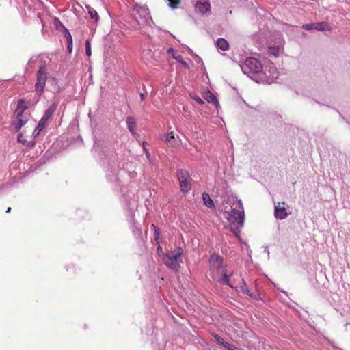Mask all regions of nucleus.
<instances>
[{"label":"nucleus","mask_w":350,"mask_h":350,"mask_svg":"<svg viewBox=\"0 0 350 350\" xmlns=\"http://www.w3.org/2000/svg\"><path fill=\"white\" fill-rule=\"evenodd\" d=\"M209 262L210 275L212 278L221 284L232 287L229 283V278L232 275V273H227L226 267L223 265V258L217 255H211Z\"/></svg>","instance_id":"f257e3e1"},{"label":"nucleus","mask_w":350,"mask_h":350,"mask_svg":"<svg viewBox=\"0 0 350 350\" xmlns=\"http://www.w3.org/2000/svg\"><path fill=\"white\" fill-rule=\"evenodd\" d=\"M228 220L231 223L232 231L236 233L237 231H239V228L243 225L244 221V210L241 201L237 200V204L235 208L231 209L230 212H228Z\"/></svg>","instance_id":"f03ea898"},{"label":"nucleus","mask_w":350,"mask_h":350,"mask_svg":"<svg viewBox=\"0 0 350 350\" xmlns=\"http://www.w3.org/2000/svg\"><path fill=\"white\" fill-rule=\"evenodd\" d=\"M183 252V250L181 247H177L173 251H168L163 258V263L167 268L178 271L180 263L182 262L180 257Z\"/></svg>","instance_id":"7ed1b4c3"},{"label":"nucleus","mask_w":350,"mask_h":350,"mask_svg":"<svg viewBox=\"0 0 350 350\" xmlns=\"http://www.w3.org/2000/svg\"><path fill=\"white\" fill-rule=\"evenodd\" d=\"M242 70L245 74L250 73H258L262 69V64L257 59L254 57H247L243 66H241Z\"/></svg>","instance_id":"20e7f679"},{"label":"nucleus","mask_w":350,"mask_h":350,"mask_svg":"<svg viewBox=\"0 0 350 350\" xmlns=\"http://www.w3.org/2000/svg\"><path fill=\"white\" fill-rule=\"evenodd\" d=\"M47 76L48 72L45 66H40L37 72V82L35 85V90L38 96H40L44 92Z\"/></svg>","instance_id":"39448f33"},{"label":"nucleus","mask_w":350,"mask_h":350,"mask_svg":"<svg viewBox=\"0 0 350 350\" xmlns=\"http://www.w3.org/2000/svg\"><path fill=\"white\" fill-rule=\"evenodd\" d=\"M176 174L180 182L181 191L183 193L187 192L191 188V177L189 173L186 170H178Z\"/></svg>","instance_id":"423d86ee"},{"label":"nucleus","mask_w":350,"mask_h":350,"mask_svg":"<svg viewBox=\"0 0 350 350\" xmlns=\"http://www.w3.org/2000/svg\"><path fill=\"white\" fill-rule=\"evenodd\" d=\"M274 215L279 219H284L288 216L284 202L282 203L278 202V204L275 206Z\"/></svg>","instance_id":"0eeeda50"},{"label":"nucleus","mask_w":350,"mask_h":350,"mask_svg":"<svg viewBox=\"0 0 350 350\" xmlns=\"http://www.w3.org/2000/svg\"><path fill=\"white\" fill-rule=\"evenodd\" d=\"M161 139L164 141L169 147L176 148L178 144V141L175 137L174 131H171L163 135Z\"/></svg>","instance_id":"6e6552de"},{"label":"nucleus","mask_w":350,"mask_h":350,"mask_svg":"<svg viewBox=\"0 0 350 350\" xmlns=\"http://www.w3.org/2000/svg\"><path fill=\"white\" fill-rule=\"evenodd\" d=\"M196 11L201 14H206L211 9V4L208 0L196 1L195 4Z\"/></svg>","instance_id":"1a4fd4ad"},{"label":"nucleus","mask_w":350,"mask_h":350,"mask_svg":"<svg viewBox=\"0 0 350 350\" xmlns=\"http://www.w3.org/2000/svg\"><path fill=\"white\" fill-rule=\"evenodd\" d=\"M28 119V117L25 115H21L20 116H16V120L12 123V128L18 131L27 122Z\"/></svg>","instance_id":"9d476101"},{"label":"nucleus","mask_w":350,"mask_h":350,"mask_svg":"<svg viewBox=\"0 0 350 350\" xmlns=\"http://www.w3.org/2000/svg\"><path fill=\"white\" fill-rule=\"evenodd\" d=\"M29 103L25 99H20L18 100L17 107L15 109L14 114L16 116L24 115V111L28 109Z\"/></svg>","instance_id":"9b49d317"},{"label":"nucleus","mask_w":350,"mask_h":350,"mask_svg":"<svg viewBox=\"0 0 350 350\" xmlns=\"http://www.w3.org/2000/svg\"><path fill=\"white\" fill-rule=\"evenodd\" d=\"M134 10L142 18H146V16L148 15V9L146 6H142L136 4L134 7Z\"/></svg>","instance_id":"f8f14e48"},{"label":"nucleus","mask_w":350,"mask_h":350,"mask_svg":"<svg viewBox=\"0 0 350 350\" xmlns=\"http://www.w3.org/2000/svg\"><path fill=\"white\" fill-rule=\"evenodd\" d=\"M315 30L317 31H330L332 27L327 22L314 23Z\"/></svg>","instance_id":"ddd939ff"},{"label":"nucleus","mask_w":350,"mask_h":350,"mask_svg":"<svg viewBox=\"0 0 350 350\" xmlns=\"http://www.w3.org/2000/svg\"><path fill=\"white\" fill-rule=\"evenodd\" d=\"M128 128L131 133L135 134L136 121L134 118L129 116L126 118Z\"/></svg>","instance_id":"4468645a"},{"label":"nucleus","mask_w":350,"mask_h":350,"mask_svg":"<svg viewBox=\"0 0 350 350\" xmlns=\"http://www.w3.org/2000/svg\"><path fill=\"white\" fill-rule=\"evenodd\" d=\"M202 199L204 201V204L208 208L214 207V203L212 199L211 198L210 196L208 193H203L202 194Z\"/></svg>","instance_id":"2eb2a0df"},{"label":"nucleus","mask_w":350,"mask_h":350,"mask_svg":"<svg viewBox=\"0 0 350 350\" xmlns=\"http://www.w3.org/2000/svg\"><path fill=\"white\" fill-rule=\"evenodd\" d=\"M217 45L220 49L223 51H226L228 49V43L224 38H219L217 41Z\"/></svg>","instance_id":"dca6fc26"},{"label":"nucleus","mask_w":350,"mask_h":350,"mask_svg":"<svg viewBox=\"0 0 350 350\" xmlns=\"http://www.w3.org/2000/svg\"><path fill=\"white\" fill-rule=\"evenodd\" d=\"M66 40L68 43V51L69 53H72V38L71 34L67 30Z\"/></svg>","instance_id":"f3484780"},{"label":"nucleus","mask_w":350,"mask_h":350,"mask_svg":"<svg viewBox=\"0 0 350 350\" xmlns=\"http://www.w3.org/2000/svg\"><path fill=\"white\" fill-rule=\"evenodd\" d=\"M46 125L47 120L42 118L36 126L38 132H41L46 126Z\"/></svg>","instance_id":"a211bd4d"},{"label":"nucleus","mask_w":350,"mask_h":350,"mask_svg":"<svg viewBox=\"0 0 350 350\" xmlns=\"http://www.w3.org/2000/svg\"><path fill=\"white\" fill-rule=\"evenodd\" d=\"M89 15L91 17V18L95 20V23H96L99 20V16L96 10H94L92 8H89L88 11Z\"/></svg>","instance_id":"6ab92c4d"},{"label":"nucleus","mask_w":350,"mask_h":350,"mask_svg":"<svg viewBox=\"0 0 350 350\" xmlns=\"http://www.w3.org/2000/svg\"><path fill=\"white\" fill-rule=\"evenodd\" d=\"M169 1V6L173 9L178 8L180 4L181 0H167Z\"/></svg>","instance_id":"aec40b11"},{"label":"nucleus","mask_w":350,"mask_h":350,"mask_svg":"<svg viewBox=\"0 0 350 350\" xmlns=\"http://www.w3.org/2000/svg\"><path fill=\"white\" fill-rule=\"evenodd\" d=\"M206 99L209 103H213L217 105L219 104L218 100L214 94H209L208 96L206 98Z\"/></svg>","instance_id":"412c9836"},{"label":"nucleus","mask_w":350,"mask_h":350,"mask_svg":"<svg viewBox=\"0 0 350 350\" xmlns=\"http://www.w3.org/2000/svg\"><path fill=\"white\" fill-rule=\"evenodd\" d=\"M85 53L89 57L92 55L90 42L88 40L85 41Z\"/></svg>","instance_id":"4be33fe9"},{"label":"nucleus","mask_w":350,"mask_h":350,"mask_svg":"<svg viewBox=\"0 0 350 350\" xmlns=\"http://www.w3.org/2000/svg\"><path fill=\"white\" fill-rule=\"evenodd\" d=\"M241 291L243 293L247 294V295H249L250 297H253V295L250 293V291L249 290L247 286L246 285V284L245 282L241 286Z\"/></svg>","instance_id":"5701e85b"},{"label":"nucleus","mask_w":350,"mask_h":350,"mask_svg":"<svg viewBox=\"0 0 350 350\" xmlns=\"http://www.w3.org/2000/svg\"><path fill=\"white\" fill-rule=\"evenodd\" d=\"M57 103H53L47 109L46 111L48 112H49L51 114L53 115V113H55V111H56L57 109Z\"/></svg>","instance_id":"b1692460"},{"label":"nucleus","mask_w":350,"mask_h":350,"mask_svg":"<svg viewBox=\"0 0 350 350\" xmlns=\"http://www.w3.org/2000/svg\"><path fill=\"white\" fill-rule=\"evenodd\" d=\"M213 337L217 343L221 344L222 345H224V344L225 343L224 340L220 336L217 334H214Z\"/></svg>","instance_id":"393cba45"},{"label":"nucleus","mask_w":350,"mask_h":350,"mask_svg":"<svg viewBox=\"0 0 350 350\" xmlns=\"http://www.w3.org/2000/svg\"><path fill=\"white\" fill-rule=\"evenodd\" d=\"M23 144L27 147L33 148L35 146V142L33 140L28 141L25 139Z\"/></svg>","instance_id":"a878e982"},{"label":"nucleus","mask_w":350,"mask_h":350,"mask_svg":"<svg viewBox=\"0 0 350 350\" xmlns=\"http://www.w3.org/2000/svg\"><path fill=\"white\" fill-rule=\"evenodd\" d=\"M315 26L314 23H310V24H306L303 25V28L306 30H315Z\"/></svg>","instance_id":"bb28decb"},{"label":"nucleus","mask_w":350,"mask_h":350,"mask_svg":"<svg viewBox=\"0 0 350 350\" xmlns=\"http://www.w3.org/2000/svg\"><path fill=\"white\" fill-rule=\"evenodd\" d=\"M226 349H227L228 350H239L237 347H235L234 346L229 344L228 342H225V343L223 345Z\"/></svg>","instance_id":"cd10ccee"},{"label":"nucleus","mask_w":350,"mask_h":350,"mask_svg":"<svg viewBox=\"0 0 350 350\" xmlns=\"http://www.w3.org/2000/svg\"><path fill=\"white\" fill-rule=\"evenodd\" d=\"M152 226L154 228V235H155V239H159V229L158 227H157L156 226H154V224L152 225Z\"/></svg>","instance_id":"c85d7f7f"},{"label":"nucleus","mask_w":350,"mask_h":350,"mask_svg":"<svg viewBox=\"0 0 350 350\" xmlns=\"http://www.w3.org/2000/svg\"><path fill=\"white\" fill-rule=\"evenodd\" d=\"M52 116H53L52 114H51L49 112H48L46 110L42 118H43L44 120H46L48 121L52 117Z\"/></svg>","instance_id":"c756f323"},{"label":"nucleus","mask_w":350,"mask_h":350,"mask_svg":"<svg viewBox=\"0 0 350 350\" xmlns=\"http://www.w3.org/2000/svg\"><path fill=\"white\" fill-rule=\"evenodd\" d=\"M18 142L23 143L26 139H25L23 134L22 133H19L17 137Z\"/></svg>","instance_id":"7c9ffc66"},{"label":"nucleus","mask_w":350,"mask_h":350,"mask_svg":"<svg viewBox=\"0 0 350 350\" xmlns=\"http://www.w3.org/2000/svg\"><path fill=\"white\" fill-rule=\"evenodd\" d=\"M193 99L200 105H203L204 103L203 100L200 98L199 96H195L193 97Z\"/></svg>","instance_id":"2f4dec72"},{"label":"nucleus","mask_w":350,"mask_h":350,"mask_svg":"<svg viewBox=\"0 0 350 350\" xmlns=\"http://www.w3.org/2000/svg\"><path fill=\"white\" fill-rule=\"evenodd\" d=\"M145 144H146V142H143V148H144V150L145 151V152H146V154L147 157H149V156H150V153H149V152L148 151V150L146 148V147H145Z\"/></svg>","instance_id":"473e14b6"},{"label":"nucleus","mask_w":350,"mask_h":350,"mask_svg":"<svg viewBox=\"0 0 350 350\" xmlns=\"http://www.w3.org/2000/svg\"><path fill=\"white\" fill-rule=\"evenodd\" d=\"M40 133V132H38V129L36 127L33 132V135L34 136V137H36L39 135Z\"/></svg>","instance_id":"72a5a7b5"},{"label":"nucleus","mask_w":350,"mask_h":350,"mask_svg":"<svg viewBox=\"0 0 350 350\" xmlns=\"http://www.w3.org/2000/svg\"><path fill=\"white\" fill-rule=\"evenodd\" d=\"M140 97L142 98V100H144V98H145V95L142 93L140 94Z\"/></svg>","instance_id":"f704fd0d"},{"label":"nucleus","mask_w":350,"mask_h":350,"mask_svg":"<svg viewBox=\"0 0 350 350\" xmlns=\"http://www.w3.org/2000/svg\"><path fill=\"white\" fill-rule=\"evenodd\" d=\"M173 57L176 59H179V58H180V55H178V56H176V55H173Z\"/></svg>","instance_id":"c9c22d12"},{"label":"nucleus","mask_w":350,"mask_h":350,"mask_svg":"<svg viewBox=\"0 0 350 350\" xmlns=\"http://www.w3.org/2000/svg\"><path fill=\"white\" fill-rule=\"evenodd\" d=\"M167 51L170 53L174 52V49L172 48H170Z\"/></svg>","instance_id":"e433bc0d"},{"label":"nucleus","mask_w":350,"mask_h":350,"mask_svg":"<svg viewBox=\"0 0 350 350\" xmlns=\"http://www.w3.org/2000/svg\"><path fill=\"white\" fill-rule=\"evenodd\" d=\"M11 211V207H8L6 210V213H10Z\"/></svg>","instance_id":"4c0bfd02"},{"label":"nucleus","mask_w":350,"mask_h":350,"mask_svg":"<svg viewBox=\"0 0 350 350\" xmlns=\"http://www.w3.org/2000/svg\"><path fill=\"white\" fill-rule=\"evenodd\" d=\"M158 250H159V251H161V250H161V247L160 246L158 247Z\"/></svg>","instance_id":"58836bf2"},{"label":"nucleus","mask_w":350,"mask_h":350,"mask_svg":"<svg viewBox=\"0 0 350 350\" xmlns=\"http://www.w3.org/2000/svg\"><path fill=\"white\" fill-rule=\"evenodd\" d=\"M176 138H177V139H178V140H180V138H179V137H178V136H177V137H176Z\"/></svg>","instance_id":"ea45409f"}]
</instances>
